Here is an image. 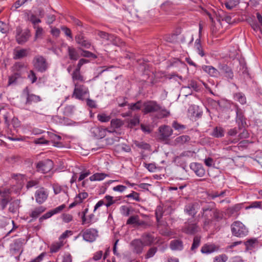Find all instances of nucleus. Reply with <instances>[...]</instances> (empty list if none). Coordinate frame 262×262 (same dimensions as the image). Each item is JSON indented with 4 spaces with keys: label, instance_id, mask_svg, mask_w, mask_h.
<instances>
[{
    "label": "nucleus",
    "instance_id": "obj_1",
    "mask_svg": "<svg viewBox=\"0 0 262 262\" xmlns=\"http://www.w3.org/2000/svg\"><path fill=\"white\" fill-rule=\"evenodd\" d=\"M200 213L204 219V228L210 225L213 219L218 220L220 218L219 211L215 208L213 202L208 203L203 206Z\"/></svg>",
    "mask_w": 262,
    "mask_h": 262
},
{
    "label": "nucleus",
    "instance_id": "obj_2",
    "mask_svg": "<svg viewBox=\"0 0 262 262\" xmlns=\"http://www.w3.org/2000/svg\"><path fill=\"white\" fill-rule=\"evenodd\" d=\"M143 109L142 112L144 114L150 113L157 112L160 111L163 117H166L170 114L169 111L165 108L161 107L157 102L155 101H149L144 102L143 104Z\"/></svg>",
    "mask_w": 262,
    "mask_h": 262
},
{
    "label": "nucleus",
    "instance_id": "obj_3",
    "mask_svg": "<svg viewBox=\"0 0 262 262\" xmlns=\"http://www.w3.org/2000/svg\"><path fill=\"white\" fill-rule=\"evenodd\" d=\"M231 229L232 234L236 237L245 236L248 233V229L240 221L234 222L231 225Z\"/></svg>",
    "mask_w": 262,
    "mask_h": 262
},
{
    "label": "nucleus",
    "instance_id": "obj_4",
    "mask_svg": "<svg viewBox=\"0 0 262 262\" xmlns=\"http://www.w3.org/2000/svg\"><path fill=\"white\" fill-rule=\"evenodd\" d=\"M89 94V89L83 84L74 83V89L72 95L73 98L76 99L84 100V97Z\"/></svg>",
    "mask_w": 262,
    "mask_h": 262
},
{
    "label": "nucleus",
    "instance_id": "obj_5",
    "mask_svg": "<svg viewBox=\"0 0 262 262\" xmlns=\"http://www.w3.org/2000/svg\"><path fill=\"white\" fill-rule=\"evenodd\" d=\"M34 69L38 72L43 73L48 68V63L46 59L41 55L35 56L32 61Z\"/></svg>",
    "mask_w": 262,
    "mask_h": 262
},
{
    "label": "nucleus",
    "instance_id": "obj_6",
    "mask_svg": "<svg viewBox=\"0 0 262 262\" xmlns=\"http://www.w3.org/2000/svg\"><path fill=\"white\" fill-rule=\"evenodd\" d=\"M53 168V162L50 159H45L38 162L36 164L37 171L43 173H46L51 171Z\"/></svg>",
    "mask_w": 262,
    "mask_h": 262
},
{
    "label": "nucleus",
    "instance_id": "obj_7",
    "mask_svg": "<svg viewBox=\"0 0 262 262\" xmlns=\"http://www.w3.org/2000/svg\"><path fill=\"white\" fill-rule=\"evenodd\" d=\"M81 235H82L84 241L90 243L95 241L96 237L98 236V231L94 228L87 229L82 231L78 236Z\"/></svg>",
    "mask_w": 262,
    "mask_h": 262
},
{
    "label": "nucleus",
    "instance_id": "obj_8",
    "mask_svg": "<svg viewBox=\"0 0 262 262\" xmlns=\"http://www.w3.org/2000/svg\"><path fill=\"white\" fill-rule=\"evenodd\" d=\"M200 208L199 202L194 201L187 203L184 207V212L187 215L194 217Z\"/></svg>",
    "mask_w": 262,
    "mask_h": 262
},
{
    "label": "nucleus",
    "instance_id": "obj_9",
    "mask_svg": "<svg viewBox=\"0 0 262 262\" xmlns=\"http://www.w3.org/2000/svg\"><path fill=\"white\" fill-rule=\"evenodd\" d=\"M159 131L160 133L159 139L162 141H168L173 133L172 128L169 126L165 125L160 126Z\"/></svg>",
    "mask_w": 262,
    "mask_h": 262
},
{
    "label": "nucleus",
    "instance_id": "obj_10",
    "mask_svg": "<svg viewBox=\"0 0 262 262\" xmlns=\"http://www.w3.org/2000/svg\"><path fill=\"white\" fill-rule=\"evenodd\" d=\"M130 247L133 252L136 254H140L143 251L145 247L143 241L141 239H134L130 243Z\"/></svg>",
    "mask_w": 262,
    "mask_h": 262
},
{
    "label": "nucleus",
    "instance_id": "obj_11",
    "mask_svg": "<svg viewBox=\"0 0 262 262\" xmlns=\"http://www.w3.org/2000/svg\"><path fill=\"white\" fill-rule=\"evenodd\" d=\"M199 227L196 223H192L189 220L188 222L185 224V225L182 228V231L184 233L193 235L199 231Z\"/></svg>",
    "mask_w": 262,
    "mask_h": 262
},
{
    "label": "nucleus",
    "instance_id": "obj_12",
    "mask_svg": "<svg viewBox=\"0 0 262 262\" xmlns=\"http://www.w3.org/2000/svg\"><path fill=\"white\" fill-rule=\"evenodd\" d=\"M30 32L28 29H25L24 31L20 29H17L16 38L19 44H23L26 42L30 37Z\"/></svg>",
    "mask_w": 262,
    "mask_h": 262
},
{
    "label": "nucleus",
    "instance_id": "obj_13",
    "mask_svg": "<svg viewBox=\"0 0 262 262\" xmlns=\"http://www.w3.org/2000/svg\"><path fill=\"white\" fill-rule=\"evenodd\" d=\"M23 93L26 97V104L30 105L33 103H37L41 101V98L39 96L30 93L29 90L27 87L24 89Z\"/></svg>",
    "mask_w": 262,
    "mask_h": 262
},
{
    "label": "nucleus",
    "instance_id": "obj_14",
    "mask_svg": "<svg viewBox=\"0 0 262 262\" xmlns=\"http://www.w3.org/2000/svg\"><path fill=\"white\" fill-rule=\"evenodd\" d=\"M107 132L111 133V131L108 130L106 128L99 126H94L90 130L92 136L97 139L104 138L106 136Z\"/></svg>",
    "mask_w": 262,
    "mask_h": 262
},
{
    "label": "nucleus",
    "instance_id": "obj_15",
    "mask_svg": "<svg viewBox=\"0 0 262 262\" xmlns=\"http://www.w3.org/2000/svg\"><path fill=\"white\" fill-rule=\"evenodd\" d=\"M48 196V193L43 187L36 190L35 193L36 202L39 204H41L45 202L47 199Z\"/></svg>",
    "mask_w": 262,
    "mask_h": 262
},
{
    "label": "nucleus",
    "instance_id": "obj_16",
    "mask_svg": "<svg viewBox=\"0 0 262 262\" xmlns=\"http://www.w3.org/2000/svg\"><path fill=\"white\" fill-rule=\"evenodd\" d=\"M190 168L195 173V174L200 177H203L205 174V170L202 164L193 162L190 164Z\"/></svg>",
    "mask_w": 262,
    "mask_h": 262
},
{
    "label": "nucleus",
    "instance_id": "obj_17",
    "mask_svg": "<svg viewBox=\"0 0 262 262\" xmlns=\"http://www.w3.org/2000/svg\"><path fill=\"white\" fill-rule=\"evenodd\" d=\"M238 138H234L232 139L231 138H228L227 140H225L223 141V143L225 145H228L231 143H236L238 142L239 140L243 138H247L249 137V134L248 132L244 129L243 132L240 133L238 135Z\"/></svg>",
    "mask_w": 262,
    "mask_h": 262
},
{
    "label": "nucleus",
    "instance_id": "obj_18",
    "mask_svg": "<svg viewBox=\"0 0 262 262\" xmlns=\"http://www.w3.org/2000/svg\"><path fill=\"white\" fill-rule=\"evenodd\" d=\"M169 247L172 251H182L184 249L183 243L180 239H173L170 241Z\"/></svg>",
    "mask_w": 262,
    "mask_h": 262
},
{
    "label": "nucleus",
    "instance_id": "obj_19",
    "mask_svg": "<svg viewBox=\"0 0 262 262\" xmlns=\"http://www.w3.org/2000/svg\"><path fill=\"white\" fill-rule=\"evenodd\" d=\"M202 69L211 76L217 77L219 75L220 73L219 71L212 66L204 65L202 66Z\"/></svg>",
    "mask_w": 262,
    "mask_h": 262
},
{
    "label": "nucleus",
    "instance_id": "obj_20",
    "mask_svg": "<svg viewBox=\"0 0 262 262\" xmlns=\"http://www.w3.org/2000/svg\"><path fill=\"white\" fill-rule=\"evenodd\" d=\"M210 135L216 138H221L225 135V130L221 126H216L213 128Z\"/></svg>",
    "mask_w": 262,
    "mask_h": 262
},
{
    "label": "nucleus",
    "instance_id": "obj_21",
    "mask_svg": "<svg viewBox=\"0 0 262 262\" xmlns=\"http://www.w3.org/2000/svg\"><path fill=\"white\" fill-rule=\"evenodd\" d=\"M220 70L225 74V76L229 79H232L233 77V73L231 69L227 64H223L219 66Z\"/></svg>",
    "mask_w": 262,
    "mask_h": 262
},
{
    "label": "nucleus",
    "instance_id": "obj_22",
    "mask_svg": "<svg viewBox=\"0 0 262 262\" xmlns=\"http://www.w3.org/2000/svg\"><path fill=\"white\" fill-rule=\"evenodd\" d=\"M144 246H151L155 241V237L150 233H144L142 235Z\"/></svg>",
    "mask_w": 262,
    "mask_h": 262
},
{
    "label": "nucleus",
    "instance_id": "obj_23",
    "mask_svg": "<svg viewBox=\"0 0 262 262\" xmlns=\"http://www.w3.org/2000/svg\"><path fill=\"white\" fill-rule=\"evenodd\" d=\"M194 49L196 52L201 57L205 56L206 54L201 43V39L200 38L195 40Z\"/></svg>",
    "mask_w": 262,
    "mask_h": 262
},
{
    "label": "nucleus",
    "instance_id": "obj_24",
    "mask_svg": "<svg viewBox=\"0 0 262 262\" xmlns=\"http://www.w3.org/2000/svg\"><path fill=\"white\" fill-rule=\"evenodd\" d=\"M242 208V204H237L235 205L229 207L227 209V213L230 216H233L237 214V213L239 211V210Z\"/></svg>",
    "mask_w": 262,
    "mask_h": 262
},
{
    "label": "nucleus",
    "instance_id": "obj_25",
    "mask_svg": "<svg viewBox=\"0 0 262 262\" xmlns=\"http://www.w3.org/2000/svg\"><path fill=\"white\" fill-rule=\"evenodd\" d=\"M68 55L69 56V58L71 60H77L79 58V54H78L77 51L74 48L68 46Z\"/></svg>",
    "mask_w": 262,
    "mask_h": 262
},
{
    "label": "nucleus",
    "instance_id": "obj_26",
    "mask_svg": "<svg viewBox=\"0 0 262 262\" xmlns=\"http://www.w3.org/2000/svg\"><path fill=\"white\" fill-rule=\"evenodd\" d=\"M45 210V207L43 206H39L35 208L34 210H33L29 215L30 217L33 219H37Z\"/></svg>",
    "mask_w": 262,
    "mask_h": 262
},
{
    "label": "nucleus",
    "instance_id": "obj_27",
    "mask_svg": "<svg viewBox=\"0 0 262 262\" xmlns=\"http://www.w3.org/2000/svg\"><path fill=\"white\" fill-rule=\"evenodd\" d=\"M190 140V137L187 135H182L176 138L174 143L177 145H183Z\"/></svg>",
    "mask_w": 262,
    "mask_h": 262
},
{
    "label": "nucleus",
    "instance_id": "obj_28",
    "mask_svg": "<svg viewBox=\"0 0 262 262\" xmlns=\"http://www.w3.org/2000/svg\"><path fill=\"white\" fill-rule=\"evenodd\" d=\"M216 250V248L214 245H205L201 250L202 253L210 254Z\"/></svg>",
    "mask_w": 262,
    "mask_h": 262
},
{
    "label": "nucleus",
    "instance_id": "obj_29",
    "mask_svg": "<svg viewBox=\"0 0 262 262\" xmlns=\"http://www.w3.org/2000/svg\"><path fill=\"white\" fill-rule=\"evenodd\" d=\"M72 81L73 83H78L76 81H84V78L83 75L80 73V71H74L72 74Z\"/></svg>",
    "mask_w": 262,
    "mask_h": 262
},
{
    "label": "nucleus",
    "instance_id": "obj_30",
    "mask_svg": "<svg viewBox=\"0 0 262 262\" xmlns=\"http://www.w3.org/2000/svg\"><path fill=\"white\" fill-rule=\"evenodd\" d=\"M64 244L62 241H59L53 243L50 248L51 253H56L58 252L63 246Z\"/></svg>",
    "mask_w": 262,
    "mask_h": 262
},
{
    "label": "nucleus",
    "instance_id": "obj_31",
    "mask_svg": "<svg viewBox=\"0 0 262 262\" xmlns=\"http://www.w3.org/2000/svg\"><path fill=\"white\" fill-rule=\"evenodd\" d=\"M108 176V174H106L104 173H96L91 176L89 178V179L91 181H101L104 179L105 177Z\"/></svg>",
    "mask_w": 262,
    "mask_h": 262
},
{
    "label": "nucleus",
    "instance_id": "obj_32",
    "mask_svg": "<svg viewBox=\"0 0 262 262\" xmlns=\"http://www.w3.org/2000/svg\"><path fill=\"white\" fill-rule=\"evenodd\" d=\"M75 106L73 105H68L64 108L63 114L64 116L70 117L73 115Z\"/></svg>",
    "mask_w": 262,
    "mask_h": 262
},
{
    "label": "nucleus",
    "instance_id": "obj_33",
    "mask_svg": "<svg viewBox=\"0 0 262 262\" xmlns=\"http://www.w3.org/2000/svg\"><path fill=\"white\" fill-rule=\"evenodd\" d=\"M234 99L235 100L238 101L242 104H245L246 103V96L242 93L239 92L234 94Z\"/></svg>",
    "mask_w": 262,
    "mask_h": 262
},
{
    "label": "nucleus",
    "instance_id": "obj_34",
    "mask_svg": "<svg viewBox=\"0 0 262 262\" xmlns=\"http://www.w3.org/2000/svg\"><path fill=\"white\" fill-rule=\"evenodd\" d=\"M236 122L238 123L239 127H244L246 125L245 119L242 113L237 111L236 112Z\"/></svg>",
    "mask_w": 262,
    "mask_h": 262
},
{
    "label": "nucleus",
    "instance_id": "obj_35",
    "mask_svg": "<svg viewBox=\"0 0 262 262\" xmlns=\"http://www.w3.org/2000/svg\"><path fill=\"white\" fill-rule=\"evenodd\" d=\"M20 201L18 200H14L10 204L9 210L10 212L15 213L19 207Z\"/></svg>",
    "mask_w": 262,
    "mask_h": 262
},
{
    "label": "nucleus",
    "instance_id": "obj_36",
    "mask_svg": "<svg viewBox=\"0 0 262 262\" xmlns=\"http://www.w3.org/2000/svg\"><path fill=\"white\" fill-rule=\"evenodd\" d=\"M28 20H29L31 23L33 24V27L34 26H38V24L40 23L41 22V19L37 18V16L33 14H28Z\"/></svg>",
    "mask_w": 262,
    "mask_h": 262
},
{
    "label": "nucleus",
    "instance_id": "obj_37",
    "mask_svg": "<svg viewBox=\"0 0 262 262\" xmlns=\"http://www.w3.org/2000/svg\"><path fill=\"white\" fill-rule=\"evenodd\" d=\"M110 42L116 46H120L124 44V42L118 37L112 34Z\"/></svg>",
    "mask_w": 262,
    "mask_h": 262
},
{
    "label": "nucleus",
    "instance_id": "obj_38",
    "mask_svg": "<svg viewBox=\"0 0 262 262\" xmlns=\"http://www.w3.org/2000/svg\"><path fill=\"white\" fill-rule=\"evenodd\" d=\"M134 144L136 147L144 150H148L150 148L149 144L142 141H135Z\"/></svg>",
    "mask_w": 262,
    "mask_h": 262
},
{
    "label": "nucleus",
    "instance_id": "obj_39",
    "mask_svg": "<svg viewBox=\"0 0 262 262\" xmlns=\"http://www.w3.org/2000/svg\"><path fill=\"white\" fill-rule=\"evenodd\" d=\"M27 55V50L26 49H21L17 50L15 52L14 58L16 59L23 58Z\"/></svg>",
    "mask_w": 262,
    "mask_h": 262
},
{
    "label": "nucleus",
    "instance_id": "obj_40",
    "mask_svg": "<svg viewBox=\"0 0 262 262\" xmlns=\"http://www.w3.org/2000/svg\"><path fill=\"white\" fill-rule=\"evenodd\" d=\"M163 209L161 206H158L155 210V215L158 222H160L161 219L163 215Z\"/></svg>",
    "mask_w": 262,
    "mask_h": 262
},
{
    "label": "nucleus",
    "instance_id": "obj_41",
    "mask_svg": "<svg viewBox=\"0 0 262 262\" xmlns=\"http://www.w3.org/2000/svg\"><path fill=\"white\" fill-rule=\"evenodd\" d=\"M184 88L192 89L195 92H199L201 89L197 82L194 80H191L189 82L188 85L184 86Z\"/></svg>",
    "mask_w": 262,
    "mask_h": 262
},
{
    "label": "nucleus",
    "instance_id": "obj_42",
    "mask_svg": "<svg viewBox=\"0 0 262 262\" xmlns=\"http://www.w3.org/2000/svg\"><path fill=\"white\" fill-rule=\"evenodd\" d=\"M129 108L132 111L140 110L143 106L142 102L141 100L137 101L136 103H132L128 104Z\"/></svg>",
    "mask_w": 262,
    "mask_h": 262
},
{
    "label": "nucleus",
    "instance_id": "obj_43",
    "mask_svg": "<svg viewBox=\"0 0 262 262\" xmlns=\"http://www.w3.org/2000/svg\"><path fill=\"white\" fill-rule=\"evenodd\" d=\"M131 209V207L125 205L121 206L120 208V213L124 216H128L130 215Z\"/></svg>",
    "mask_w": 262,
    "mask_h": 262
},
{
    "label": "nucleus",
    "instance_id": "obj_44",
    "mask_svg": "<svg viewBox=\"0 0 262 262\" xmlns=\"http://www.w3.org/2000/svg\"><path fill=\"white\" fill-rule=\"evenodd\" d=\"M139 216L138 215L130 216L126 221L127 225H135L137 226L139 222Z\"/></svg>",
    "mask_w": 262,
    "mask_h": 262
},
{
    "label": "nucleus",
    "instance_id": "obj_45",
    "mask_svg": "<svg viewBox=\"0 0 262 262\" xmlns=\"http://www.w3.org/2000/svg\"><path fill=\"white\" fill-rule=\"evenodd\" d=\"M97 119L101 122H107L110 121L111 117L110 115H107L105 114L102 113L97 115Z\"/></svg>",
    "mask_w": 262,
    "mask_h": 262
},
{
    "label": "nucleus",
    "instance_id": "obj_46",
    "mask_svg": "<svg viewBox=\"0 0 262 262\" xmlns=\"http://www.w3.org/2000/svg\"><path fill=\"white\" fill-rule=\"evenodd\" d=\"M157 248L155 247H151L149 249L145 255V259H149L151 257H152L157 252Z\"/></svg>",
    "mask_w": 262,
    "mask_h": 262
},
{
    "label": "nucleus",
    "instance_id": "obj_47",
    "mask_svg": "<svg viewBox=\"0 0 262 262\" xmlns=\"http://www.w3.org/2000/svg\"><path fill=\"white\" fill-rule=\"evenodd\" d=\"M172 126L175 130H178L180 133H181L183 129H185L186 128L185 125L181 124L176 121H174L172 122Z\"/></svg>",
    "mask_w": 262,
    "mask_h": 262
},
{
    "label": "nucleus",
    "instance_id": "obj_48",
    "mask_svg": "<svg viewBox=\"0 0 262 262\" xmlns=\"http://www.w3.org/2000/svg\"><path fill=\"white\" fill-rule=\"evenodd\" d=\"M39 181L37 180H30L27 183L26 188L28 189L33 187L37 188L39 186Z\"/></svg>",
    "mask_w": 262,
    "mask_h": 262
},
{
    "label": "nucleus",
    "instance_id": "obj_49",
    "mask_svg": "<svg viewBox=\"0 0 262 262\" xmlns=\"http://www.w3.org/2000/svg\"><path fill=\"white\" fill-rule=\"evenodd\" d=\"M251 208H260L262 209V202L255 201L250 203V205L246 207V209Z\"/></svg>",
    "mask_w": 262,
    "mask_h": 262
},
{
    "label": "nucleus",
    "instance_id": "obj_50",
    "mask_svg": "<svg viewBox=\"0 0 262 262\" xmlns=\"http://www.w3.org/2000/svg\"><path fill=\"white\" fill-rule=\"evenodd\" d=\"M111 125L112 127L118 128L123 125V123L120 119H115L111 120Z\"/></svg>",
    "mask_w": 262,
    "mask_h": 262
},
{
    "label": "nucleus",
    "instance_id": "obj_51",
    "mask_svg": "<svg viewBox=\"0 0 262 262\" xmlns=\"http://www.w3.org/2000/svg\"><path fill=\"white\" fill-rule=\"evenodd\" d=\"M50 138L53 142L55 146H58V144H60L58 141L61 139V136L51 133L50 135Z\"/></svg>",
    "mask_w": 262,
    "mask_h": 262
},
{
    "label": "nucleus",
    "instance_id": "obj_52",
    "mask_svg": "<svg viewBox=\"0 0 262 262\" xmlns=\"http://www.w3.org/2000/svg\"><path fill=\"white\" fill-rule=\"evenodd\" d=\"M201 242V237L198 236H196L194 237L193 240V243L192 244L191 250L192 251H194L200 246Z\"/></svg>",
    "mask_w": 262,
    "mask_h": 262
},
{
    "label": "nucleus",
    "instance_id": "obj_53",
    "mask_svg": "<svg viewBox=\"0 0 262 262\" xmlns=\"http://www.w3.org/2000/svg\"><path fill=\"white\" fill-rule=\"evenodd\" d=\"M104 199H105L107 201V203L105 204V205L107 208L112 205L113 204L116 203L117 202V200L113 199V196L109 195H105L104 197Z\"/></svg>",
    "mask_w": 262,
    "mask_h": 262
},
{
    "label": "nucleus",
    "instance_id": "obj_54",
    "mask_svg": "<svg viewBox=\"0 0 262 262\" xmlns=\"http://www.w3.org/2000/svg\"><path fill=\"white\" fill-rule=\"evenodd\" d=\"M15 68L16 70V72H15L13 74L15 75V76L16 77L17 79L19 78L21 76V72L20 71V70L21 69L24 68V65L18 63L16 64L15 66Z\"/></svg>",
    "mask_w": 262,
    "mask_h": 262
},
{
    "label": "nucleus",
    "instance_id": "obj_55",
    "mask_svg": "<svg viewBox=\"0 0 262 262\" xmlns=\"http://www.w3.org/2000/svg\"><path fill=\"white\" fill-rule=\"evenodd\" d=\"M228 260V256L224 254L216 256L214 258V262H226Z\"/></svg>",
    "mask_w": 262,
    "mask_h": 262
},
{
    "label": "nucleus",
    "instance_id": "obj_56",
    "mask_svg": "<svg viewBox=\"0 0 262 262\" xmlns=\"http://www.w3.org/2000/svg\"><path fill=\"white\" fill-rule=\"evenodd\" d=\"M22 246V240L21 239H17L14 241L13 246V249L15 251H18Z\"/></svg>",
    "mask_w": 262,
    "mask_h": 262
},
{
    "label": "nucleus",
    "instance_id": "obj_57",
    "mask_svg": "<svg viewBox=\"0 0 262 262\" xmlns=\"http://www.w3.org/2000/svg\"><path fill=\"white\" fill-rule=\"evenodd\" d=\"M10 198H2V199L0 200V205L2 210H4L6 208L7 204L10 201Z\"/></svg>",
    "mask_w": 262,
    "mask_h": 262
},
{
    "label": "nucleus",
    "instance_id": "obj_58",
    "mask_svg": "<svg viewBox=\"0 0 262 262\" xmlns=\"http://www.w3.org/2000/svg\"><path fill=\"white\" fill-rule=\"evenodd\" d=\"M204 163L207 167H213L215 165V161L211 157L206 158L204 160Z\"/></svg>",
    "mask_w": 262,
    "mask_h": 262
},
{
    "label": "nucleus",
    "instance_id": "obj_59",
    "mask_svg": "<svg viewBox=\"0 0 262 262\" xmlns=\"http://www.w3.org/2000/svg\"><path fill=\"white\" fill-rule=\"evenodd\" d=\"M125 198H132L136 201H140V200L139 193L134 191H132L130 194L126 195Z\"/></svg>",
    "mask_w": 262,
    "mask_h": 262
},
{
    "label": "nucleus",
    "instance_id": "obj_60",
    "mask_svg": "<svg viewBox=\"0 0 262 262\" xmlns=\"http://www.w3.org/2000/svg\"><path fill=\"white\" fill-rule=\"evenodd\" d=\"M112 34H108L105 32L100 31L98 33V35L101 38L106 39V40L110 41V39H111Z\"/></svg>",
    "mask_w": 262,
    "mask_h": 262
},
{
    "label": "nucleus",
    "instance_id": "obj_61",
    "mask_svg": "<svg viewBox=\"0 0 262 262\" xmlns=\"http://www.w3.org/2000/svg\"><path fill=\"white\" fill-rule=\"evenodd\" d=\"M33 28L35 30V39L41 36L43 33V29L40 27L39 26H34Z\"/></svg>",
    "mask_w": 262,
    "mask_h": 262
},
{
    "label": "nucleus",
    "instance_id": "obj_62",
    "mask_svg": "<svg viewBox=\"0 0 262 262\" xmlns=\"http://www.w3.org/2000/svg\"><path fill=\"white\" fill-rule=\"evenodd\" d=\"M28 78L30 80L32 83L35 82L37 80V76L33 70H30L28 75Z\"/></svg>",
    "mask_w": 262,
    "mask_h": 262
},
{
    "label": "nucleus",
    "instance_id": "obj_63",
    "mask_svg": "<svg viewBox=\"0 0 262 262\" xmlns=\"http://www.w3.org/2000/svg\"><path fill=\"white\" fill-rule=\"evenodd\" d=\"M88 196V193L85 192L79 193L75 198L80 203H81L83 200L86 199Z\"/></svg>",
    "mask_w": 262,
    "mask_h": 262
},
{
    "label": "nucleus",
    "instance_id": "obj_64",
    "mask_svg": "<svg viewBox=\"0 0 262 262\" xmlns=\"http://www.w3.org/2000/svg\"><path fill=\"white\" fill-rule=\"evenodd\" d=\"M61 262H72V257L70 253H66L62 256Z\"/></svg>",
    "mask_w": 262,
    "mask_h": 262
}]
</instances>
